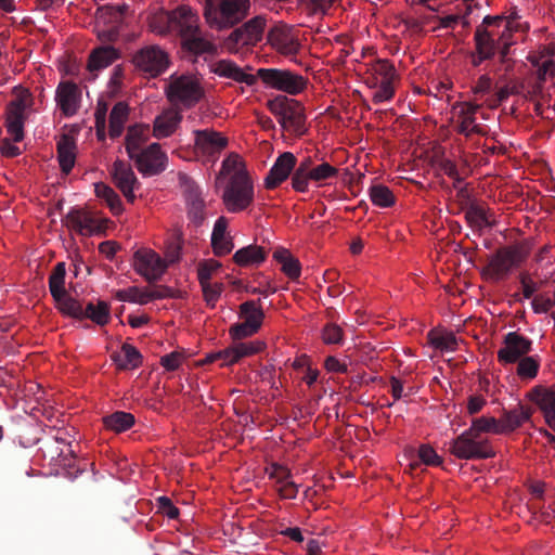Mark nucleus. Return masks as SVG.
I'll use <instances>...</instances> for the list:
<instances>
[{
	"instance_id": "20",
	"label": "nucleus",
	"mask_w": 555,
	"mask_h": 555,
	"mask_svg": "<svg viewBox=\"0 0 555 555\" xmlns=\"http://www.w3.org/2000/svg\"><path fill=\"white\" fill-rule=\"evenodd\" d=\"M532 341L517 332H509L504 336L503 345L498 351V361L501 364H514L531 351Z\"/></svg>"
},
{
	"instance_id": "21",
	"label": "nucleus",
	"mask_w": 555,
	"mask_h": 555,
	"mask_svg": "<svg viewBox=\"0 0 555 555\" xmlns=\"http://www.w3.org/2000/svg\"><path fill=\"white\" fill-rule=\"evenodd\" d=\"M527 60L535 68L538 80L546 81L555 75V42L538 46L528 53Z\"/></svg>"
},
{
	"instance_id": "39",
	"label": "nucleus",
	"mask_w": 555,
	"mask_h": 555,
	"mask_svg": "<svg viewBox=\"0 0 555 555\" xmlns=\"http://www.w3.org/2000/svg\"><path fill=\"white\" fill-rule=\"evenodd\" d=\"M57 159L64 173H69L76 162V144L68 135H63L57 142Z\"/></svg>"
},
{
	"instance_id": "15",
	"label": "nucleus",
	"mask_w": 555,
	"mask_h": 555,
	"mask_svg": "<svg viewBox=\"0 0 555 555\" xmlns=\"http://www.w3.org/2000/svg\"><path fill=\"white\" fill-rule=\"evenodd\" d=\"M269 108L279 118L284 129L301 131L304 128V108L298 101L279 95L269 102Z\"/></svg>"
},
{
	"instance_id": "13",
	"label": "nucleus",
	"mask_w": 555,
	"mask_h": 555,
	"mask_svg": "<svg viewBox=\"0 0 555 555\" xmlns=\"http://www.w3.org/2000/svg\"><path fill=\"white\" fill-rule=\"evenodd\" d=\"M194 154L202 162H215L229 144L228 137L212 128L194 130Z\"/></svg>"
},
{
	"instance_id": "14",
	"label": "nucleus",
	"mask_w": 555,
	"mask_h": 555,
	"mask_svg": "<svg viewBox=\"0 0 555 555\" xmlns=\"http://www.w3.org/2000/svg\"><path fill=\"white\" fill-rule=\"evenodd\" d=\"M66 227L82 236H92L105 233L108 219L98 212L79 208L72 209L65 217Z\"/></svg>"
},
{
	"instance_id": "46",
	"label": "nucleus",
	"mask_w": 555,
	"mask_h": 555,
	"mask_svg": "<svg viewBox=\"0 0 555 555\" xmlns=\"http://www.w3.org/2000/svg\"><path fill=\"white\" fill-rule=\"evenodd\" d=\"M172 22V11L159 9L149 16V26L151 30L159 35L173 33V27H171Z\"/></svg>"
},
{
	"instance_id": "7",
	"label": "nucleus",
	"mask_w": 555,
	"mask_h": 555,
	"mask_svg": "<svg viewBox=\"0 0 555 555\" xmlns=\"http://www.w3.org/2000/svg\"><path fill=\"white\" fill-rule=\"evenodd\" d=\"M338 169L330 163L314 164L306 157L296 167L291 183L295 192L307 193L310 186L322 188L330 185L338 177Z\"/></svg>"
},
{
	"instance_id": "37",
	"label": "nucleus",
	"mask_w": 555,
	"mask_h": 555,
	"mask_svg": "<svg viewBox=\"0 0 555 555\" xmlns=\"http://www.w3.org/2000/svg\"><path fill=\"white\" fill-rule=\"evenodd\" d=\"M120 56L114 47H100L94 49L89 55L88 69L90 72L100 70L112 65Z\"/></svg>"
},
{
	"instance_id": "6",
	"label": "nucleus",
	"mask_w": 555,
	"mask_h": 555,
	"mask_svg": "<svg viewBox=\"0 0 555 555\" xmlns=\"http://www.w3.org/2000/svg\"><path fill=\"white\" fill-rule=\"evenodd\" d=\"M249 9L250 0H205L204 17L211 28L221 30L243 21Z\"/></svg>"
},
{
	"instance_id": "4",
	"label": "nucleus",
	"mask_w": 555,
	"mask_h": 555,
	"mask_svg": "<svg viewBox=\"0 0 555 555\" xmlns=\"http://www.w3.org/2000/svg\"><path fill=\"white\" fill-rule=\"evenodd\" d=\"M531 248L532 245L529 241L499 248L482 269V276L491 282L506 279L514 269L526 261L531 253Z\"/></svg>"
},
{
	"instance_id": "25",
	"label": "nucleus",
	"mask_w": 555,
	"mask_h": 555,
	"mask_svg": "<svg viewBox=\"0 0 555 555\" xmlns=\"http://www.w3.org/2000/svg\"><path fill=\"white\" fill-rule=\"evenodd\" d=\"M81 91L73 81H61L55 90V102L63 115L74 116L80 106Z\"/></svg>"
},
{
	"instance_id": "33",
	"label": "nucleus",
	"mask_w": 555,
	"mask_h": 555,
	"mask_svg": "<svg viewBox=\"0 0 555 555\" xmlns=\"http://www.w3.org/2000/svg\"><path fill=\"white\" fill-rule=\"evenodd\" d=\"M211 72L220 77L233 79L247 86H254L257 77L253 74L245 73L236 64L228 60H221L211 65Z\"/></svg>"
},
{
	"instance_id": "64",
	"label": "nucleus",
	"mask_w": 555,
	"mask_h": 555,
	"mask_svg": "<svg viewBox=\"0 0 555 555\" xmlns=\"http://www.w3.org/2000/svg\"><path fill=\"white\" fill-rule=\"evenodd\" d=\"M184 360V357L181 352H170L168 354H165L160 359V364L163 367H165L167 371H176L180 367Z\"/></svg>"
},
{
	"instance_id": "50",
	"label": "nucleus",
	"mask_w": 555,
	"mask_h": 555,
	"mask_svg": "<svg viewBox=\"0 0 555 555\" xmlns=\"http://www.w3.org/2000/svg\"><path fill=\"white\" fill-rule=\"evenodd\" d=\"M196 271L199 284L210 283L222 273V264L220 261L209 258L199 261Z\"/></svg>"
},
{
	"instance_id": "11",
	"label": "nucleus",
	"mask_w": 555,
	"mask_h": 555,
	"mask_svg": "<svg viewBox=\"0 0 555 555\" xmlns=\"http://www.w3.org/2000/svg\"><path fill=\"white\" fill-rule=\"evenodd\" d=\"M256 77L267 87L292 95L299 94L307 87V79L304 76L286 69L259 68Z\"/></svg>"
},
{
	"instance_id": "38",
	"label": "nucleus",
	"mask_w": 555,
	"mask_h": 555,
	"mask_svg": "<svg viewBox=\"0 0 555 555\" xmlns=\"http://www.w3.org/2000/svg\"><path fill=\"white\" fill-rule=\"evenodd\" d=\"M267 258L263 247L248 245L240 248L233 255V261L240 267H251L261 264Z\"/></svg>"
},
{
	"instance_id": "8",
	"label": "nucleus",
	"mask_w": 555,
	"mask_h": 555,
	"mask_svg": "<svg viewBox=\"0 0 555 555\" xmlns=\"http://www.w3.org/2000/svg\"><path fill=\"white\" fill-rule=\"evenodd\" d=\"M168 101L177 107L191 108L204 96L205 91L196 75H171L165 89Z\"/></svg>"
},
{
	"instance_id": "31",
	"label": "nucleus",
	"mask_w": 555,
	"mask_h": 555,
	"mask_svg": "<svg viewBox=\"0 0 555 555\" xmlns=\"http://www.w3.org/2000/svg\"><path fill=\"white\" fill-rule=\"evenodd\" d=\"M172 16L173 22L171 27H173V33L178 34L181 39L198 30L199 17L191 8L181 5L172 10Z\"/></svg>"
},
{
	"instance_id": "12",
	"label": "nucleus",
	"mask_w": 555,
	"mask_h": 555,
	"mask_svg": "<svg viewBox=\"0 0 555 555\" xmlns=\"http://www.w3.org/2000/svg\"><path fill=\"white\" fill-rule=\"evenodd\" d=\"M267 42L272 50L285 57L296 56L301 49L298 30L282 22L268 30Z\"/></svg>"
},
{
	"instance_id": "41",
	"label": "nucleus",
	"mask_w": 555,
	"mask_h": 555,
	"mask_svg": "<svg viewBox=\"0 0 555 555\" xmlns=\"http://www.w3.org/2000/svg\"><path fill=\"white\" fill-rule=\"evenodd\" d=\"M130 108L125 102L116 103L109 114L108 134L111 138H118L125 129L129 118Z\"/></svg>"
},
{
	"instance_id": "47",
	"label": "nucleus",
	"mask_w": 555,
	"mask_h": 555,
	"mask_svg": "<svg viewBox=\"0 0 555 555\" xmlns=\"http://www.w3.org/2000/svg\"><path fill=\"white\" fill-rule=\"evenodd\" d=\"M369 196L372 204L379 208H389L396 204L392 191L384 184L372 185L369 189Z\"/></svg>"
},
{
	"instance_id": "48",
	"label": "nucleus",
	"mask_w": 555,
	"mask_h": 555,
	"mask_svg": "<svg viewBox=\"0 0 555 555\" xmlns=\"http://www.w3.org/2000/svg\"><path fill=\"white\" fill-rule=\"evenodd\" d=\"M428 339L430 345L440 351H454L457 346L456 337L448 331L431 330Z\"/></svg>"
},
{
	"instance_id": "24",
	"label": "nucleus",
	"mask_w": 555,
	"mask_h": 555,
	"mask_svg": "<svg viewBox=\"0 0 555 555\" xmlns=\"http://www.w3.org/2000/svg\"><path fill=\"white\" fill-rule=\"evenodd\" d=\"M297 159L291 152H284L278 156L267 177L264 178V188L274 190L288 179L291 173L297 167Z\"/></svg>"
},
{
	"instance_id": "60",
	"label": "nucleus",
	"mask_w": 555,
	"mask_h": 555,
	"mask_svg": "<svg viewBox=\"0 0 555 555\" xmlns=\"http://www.w3.org/2000/svg\"><path fill=\"white\" fill-rule=\"evenodd\" d=\"M322 340L324 344H339L343 340V330L339 325L330 323L322 330Z\"/></svg>"
},
{
	"instance_id": "56",
	"label": "nucleus",
	"mask_w": 555,
	"mask_h": 555,
	"mask_svg": "<svg viewBox=\"0 0 555 555\" xmlns=\"http://www.w3.org/2000/svg\"><path fill=\"white\" fill-rule=\"evenodd\" d=\"M204 300L210 308H215L218 300L221 297V294L224 291V284L222 282H210L205 284H199Z\"/></svg>"
},
{
	"instance_id": "30",
	"label": "nucleus",
	"mask_w": 555,
	"mask_h": 555,
	"mask_svg": "<svg viewBox=\"0 0 555 555\" xmlns=\"http://www.w3.org/2000/svg\"><path fill=\"white\" fill-rule=\"evenodd\" d=\"M182 121V114L175 107L164 109L153 122V135L164 139L172 135Z\"/></svg>"
},
{
	"instance_id": "27",
	"label": "nucleus",
	"mask_w": 555,
	"mask_h": 555,
	"mask_svg": "<svg viewBox=\"0 0 555 555\" xmlns=\"http://www.w3.org/2000/svg\"><path fill=\"white\" fill-rule=\"evenodd\" d=\"M111 172L116 186L121 191L128 202L133 203L135 199L134 190L139 182L131 166L117 159L114 162Z\"/></svg>"
},
{
	"instance_id": "59",
	"label": "nucleus",
	"mask_w": 555,
	"mask_h": 555,
	"mask_svg": "<svg viewBox=\"0 0 555 555\" xmlns=\"http://www.w3.org/2000/svg\"><path fill=\"white\" fill-rule=\"evenodd\" d=\"M55 443L61 444L62 447H56V450H60V453L55 457L54 455H51V462L54 463L55 466L65 467L69 465L70 455H72V449L70 444L65 442L64 440L59 441V439H55Z\"/></svg>"
},
{
	"instance_id": "2",
	"label": "nucleus",
	"mask_w": 555,
	"mask_h": 555,
	"mask_svg": "<svg viewBox=\"0 0 555 555\" xmlns=\"http://www.w3.org/2000/svg\"><path fill=\"white\" fill-rule=\"evenodd\" d=\"M219 177L227 179L221 198L229 212L237 214L253 205L254 182L238 154L232 153L223 159Z\"/></svg>"
},
{
	"instance_id": "55",
	"label": "nucleus",
	"mask_w": 555,
	"mask_h": 555,
	"mask_svg": "<svg viewBox=\"0 0 555 555\" xmlns=\"http://www.w3.org/2000/svg\"><path fill=\"white\" fill-rule=\"evenodd\" d=\"M517 365V375L521 379H533L537 377L540 369V359L537 356H525L519 359Z\"/></svg>"
},
{
	"instance_id": "5",
	"label": "nucleus",
	"mask_w": 555,
	"mask_h": 555,
	"mask_svg": "<svg viewBox=\"0 0 555 555\" xmlns=\"http://www.w3.org/2000/svg\"><path fill=\"white\" fill-rule=\"evenodd\" d=\"M531 415L529 408L519 404L515 409L504 411L499 418L489 415L476 417L472 420L469 427L479 436L508 435L527 423Z\"/></svg>"
},
{
	"instance_id": "52",
	"label": "nucleus",
	"mask_w": 555,
	"mask_h": 555,
	"mask_svg": "<svg viewBox=\"0 0 555 555\" xmlns=\"http://www.w3.org/2000/svg\"><path fill=\"white\" fill-rule=\"evenodd\" d=\"M241 317L244 323L250 324L260 330L263 322V311L255 301H245L240 306Z\"/></svg>"
},
{
	"instance_id": "40",
	"label": "nucleus",
	"mask_w": 555,
	"mask_h": 555,
	"mask_svg": "<svg viewBox=\"0 0 555 555\" xmlns=\"http://www.w3.org/2000/svg\"><path fill=\"white\" fill-rule=\"evenodd\" d=\"M465 218L469 225L477 230L493 227L496 222L494 214L480 205L470 206L465 212Z\"/></svg>"
},
{
	"instance_id": "32",
	"label": "nucleus",
	"mask_w": 555,
	"mask_h": 555,
	"mask_svg": "<svg viewBox=\"0 0 555 555\" xmlns=\"http://www.w3.org/2000/svg\"><path fill=\"white\" fill-rule=\"evenodd\" d=\"M211 246L216 256H225L232 251L234 244L228 233V220L225 217H219L212 229Z\"/></svg>"
},
{
	"instance_id": "51",
	"label": "nucleus",
	"mask_w": 555,
	"mask_h": 555,
	"mask_svg": "<svg viewBox=\"0 0 555 555\" xmlns=\"http://www.w3.org/2000/svg\"><path fill=\"white\" fill-rule=\"evenodd\" d=\"M85 319H90L98 325H105L111 319V306L103 300H99L96 305L89 302L85 308Z\"/></svg>"
},
{
	"instance_id": "36",
	"label": "nucleus",
	"mask_w": 555,
	"mask_h": 555,
	"mask_svg": "<svg viewBox=\"0 0 555 555\" xmlns=\"http://www.w3.org/2000/svg\"><path fill=\"white\" fill-rule=\"evenodd\" d=\"M273 259L281 266V271L292 281L298 280L301 274V264L292 253L283 247L276 248L272 255Z\"/></svg>"
},
{
	"instance_id": "61",
	"label": "nucleus",
	"mask_w": 555,
	"mask_h": 555,
	"mask_svg": "<svg viewBox=\"0 0 555 555\" xmlns=\"http://www.w3.org/2000/svg\"><path fill=\"white\" fill-rule=\"evenodd\" d=\"M204 201L195 196L194 198L189 199L188 202V215L191 220L195 223H199L204 219Z\"/></svg>"
},
{
	"instance_id": "45",
	"label": "nucleus",
	"mask_w": 555,
	"mask_h": 555,
	"mask_svg": "<svg viewBox=\"0 0 555 555\" xmlns=\"http://www.w3.org/2000/svg\"><path fill=\"white\" fill-rule=\"evenodd\" d=\"M54 302L55 307L62 314L78 320L85 319L86 313L81 302L73 298L67 293L64 294L63 296L56 297L54 299Z\"/></svg>"
},
{
	"instance_id": "18",
	"label": "nucleus",
	"mask_w": 555,
	"mask_h": 555,
	"mask_svg": "<svg viewBox=\"0 0 555 555\" xmlns=\"http://www.w3.org/2000/svg\"><path fill=\"white\" fill-rule=\"evenodd\" d=\"M29 93L23 92L17 99L11 101L7 106L5 129L14 142L24 139V125L26 120L27 98Z\"/></svg>"
},
{
	"instance_id": "9",
	"label": "nucleus",
	"mask_w": 555,
	"mask_h": 555,
	"mask_svg": "<svg viewBox=\"0 0 555 555\" xmlns=\"http://www.w3.org/2000/svg\"><path fill=\"white\" fill-rule=\"evenodd\" d=\"M449 451L460 460L490 459L495 455L491 440L487 436H479L470 427L451 441Z\"/></svg>"
},
{
	"instance_id": "58",
	"label": "nucleus",
	"mask_w": 555,
	"mask_h": 555,
	"mask_svg": "<svg viewBox=\"0 0 555 555\" xmlns=\"http://www.w3.org/2000/svg\"><path fill=\"white\" fill-rule=\"evenodd\" d=\"M258 331L259 330L255 326L241 322L230 326L229 336L233 341L242 340L244 338L251 337L253 335L257 334Z\"/></svg>"
},
{
	"instance_id": "35",
	"label": "nucleus",
	"mask_w": 555,
	"mask_h": 555,
	"mask_svg": "<svg viewBox=\"0 0 555 555\" xmlns=\"http://www.w3.org/2000/svg\"><path fill=\"white\" fill-rule=\"evenodd\" d=\"M182 47L195 55L205 53L212 54L216 52L215 42L207 36L203 35L199 29L193 31L189 36L183 37Z\"/></svg>"
},
{
	"instance_id": "42",
	"label": "nucleus",
	"mask_w": 555,
	"mask_h": 555,
	"mask_svg": "<svg viewBox=\"0 0 555 555\" xmlns=\"http://www.w3.org/2000/svg\"><path fill=\"white\" fill-rule=\"evenodd\" d=\"M184 240L179 228L172 229L165 241V260L168 264L180 261Z\"/></svg>"
},
{
	"instance_id": "63",
	"label": "nucleus",
	"mask_w": 555,
	"mask_h": 555,
	"mask_svg": "<svg viewBox=\"0 0 555 555\" xmlns=\"http://www.w3.org/2000/svg\"><path fill=\"white\" fill-rule=\"evenodd\" d=\"M418 456L421 461L430 466H438L441 464V457L437 454L436 450L427 444H423L418 449Z\"/></svg>"
},
{
	"instance_id": "22",
	"label": "nucleus",
	"mask_w": 555,
	"mask_h": 555,
	"mask_svg": "<svg viewBox=\"0 0 555 555\" xmlns=\"http://www.w3.org/2000/svg\"><path fill=\"white\" fill-rule=\"evenodd\" d=\"M267 476L273 481L274 489L281 499H295L299 491V486L293 480L291 470L281 464L271 463L264 469Z\"/></svg>"
},
{
	"instance_id": "26",
	"label": "nucleus",
	"mask_w": 555,
	"mask_h": 555,
	"mask_svg": "<svg viewBox=\"0 0 555 555\" xmlns=\"http://www.w3.org/2000/svg\"><path fill=\"white\" fill-rule=\"evenodd\" d=\"M267 344L262 339L248 341L235 340L224 349V366H232L242 359L249 358L263 352Z\"/></svg>"
},
{
	"instance_id": "34",
	"label": "nucleus",
	"mask_w": 555,
	"mask_h": 555,
	"mask_svg": "<svg viewBox=\"0 0 555 555\" xmlns=\"http://www.w3.org/2000/svg\"><path fill=\"white\" fill-rule=\"evenodd\" d=\"M150 126L139 124L130 127L125 138V147L129 157H133L137 153L142 152L150 139Z\"/></svg>"
},
{
	"instance_id": "16",
	"label": "nucleus",
	"mask_w": 555,
	"mask_h": 555,
	"mask_svg": "<svg viewBox=\"0 0 555 555\" xmlns=\"http://www.w3.org/2000/svg\"><path fill=\"white\" fill-rule=\"evenodd\" d=\"M134 271L147 282L159 280L168 268V263L158 253L150 247H140L132 257Z\"/></svg>"
},
{
	"instance_id": "1",
	"label": "nucleus",
	"mask_w": 555,
	"mask_h": 555,
	"mask_svg": "<svg viewBox=\"0 0 555 555\" xmlns=\"http://www.w3.org/2000/svg\"><path fill=\"white\" fill-rule=\"evenodd\" d=\"M530 29L528 22L522 21L517 12L506 16H486L475 31V53L472 56L474 66L491 59L500 50L502 59L508 54L509 48L516 43V36L526 35Z\"/></svg>"
},
{
	"instance_id": "62",
	"label": "nucleus",
	"mask_w": 555,
	"mask_h": 555,
	"mask_svg": "<svg viewBox=\"0 0 555 555\" xmlns=\"http://www.w3.org/2000/svg\"><path fill=\"white\" fill-rule=\"evenodd\" d=\"M492 89V80L489 76L482 75L478 78L475 86L472 88V92L474 93L476 100H481L486 95L491 93Z\"/></svg>"
},
{
	"instance_id": "17",
	"label": "nucleus",
	"mask_w": 555,
	"mask_h": 555,
	"mask_svg": "<svg viewBox=\"0 0 555 555\" xmlns=\"http://www.w3.org/2000/svg\"><path fill=\"white\" fill-rule=\"evenodd\" d=\"M138 171L144 177H153L164 172L168 166L167 153L159 143L149 144L142 152L129 157Z\"/></svg>"
},
{
	"instance_id": "43",
	"label": "nucleus",
	"mask_w": 555,
	"mask_h": 555,
	"mask_svg": "<svg viewBox=\"0 0 555 555\" xmlns=\"http://www.w3.org/2000/svg\"><path fill=\"white\" fill-rule=\"evenodd\" d=\"M134 416L124 411H117L103 417L105 429L116 434L130 429L134 425Z\"/></svg>"
},
{
	"instance_id": "28",
	"label": "nucleus",
	"mask_w": 555,
	"mask_h": 555,
	"mask_svg": "<svg viewBox=\"0 0 555 555\" xmlns=\"http://www.w3.org/2000/svg\"><path fill=\"white\" fill-rule=\"evenodd\" d=\"M115 298L122 302L147 305L149 302L166 297V292L159 287H138L130 286L128 288L115 292Z\"/></svg>"
},
{
	"instance_id": "19",
	"label": "nucleus",
	"mask_w": 555,
	"mask_h": 555,
	"mask_svg": "<svg viewBox=\"0 0 555 555\" xmlns=\"http://www.w3.org/2000/svg\"><path fill=\"white\" fill-rule=\"evenodd\" d=\"M134 65L151 77L164 73L169 65L168 54L158 47H146L133 56Z\"/></svg>"
},
{
	"instance_id": "57",
	"label": "nucleus",
	"mask_w": 555,
	"mask_h": 555,
	"mask_svg": "<svg viewBox=\"0 0 555 555\" xmlns=\"http://www.w3.org/2000/svg\"><path fill=\"white\" fill-rule=\"evenodd\" d=\"M108 105L105 101H98L94 112L95 132L99 141H104L106 138V114Z\"/></svg>"
},
{
	"instance_id": "23",
	"label": "nucleus",
	"mask_w": 555,
	"mask_h": 555,
	"mask_svg": "<svg viewBox=\"0 0 555 555\" xmlns=\"http://www.w3.org/2000/svg\"><path fill=\"white\" fill-rule=\"evenodd\" d=\"M526 397L539 408L547 426L555 431V389L538 385Z\"/></svg>"
},
{
	"instance_id": "3",
	"label": "nucleus",
	"mask_w": 555,
	"mask_h": 555,
	"mask_svg": "<svg viewBox=\"0 0 555 555\" xmlns=\"http://www.w3.org/2000/svg\"><path fill=\"white\" fill-rule=\"evenodd\" d=\"M364 66L362 80L367 88L373 90L372 101L375 104L391 101L400 81L393 63L387 59H376L365 63Z\"/></svg>"
},
{
	"instance_id": "54",
	"label": "nucleus",
	"mask_w": 555,
	"mask_h": 555,
	"mask_svg": "<svg viewBox=\"0 0 555 555\" xmlns=\"http://www.w3.org/2000/svg\"><path fill=\"white\" fill-rule=\"evenodd\" d=\"M122 11L119 7L104 5L98 9L95 14L96 27L100 25H112V29H115V25L119 23Z\"/></svg>"
},
{
	"instance_id": "29",
	"label": "nucleus",
	"mask_w": 555,
	"mask_h": 555,
	"mask_svg": "<svg viewBox=\"0 0 555 555\" xmlns=\"http://www.w3.org/2000/svg\"><path fill=\"white\" fill-rule=\"evenodd\" d=\"M480 107L479 104L463 102L454 106L457 115V131L466 137L474 133H482V127L476 122V113Z\"/></svg>"
},
{
	"instance_id": "49",
	"label": "nucleus",
	"mask_w": 555,
	"mask_h": 555,
	"mask_svg": "<svg viewBox=\"0 0 555 555\" xmlns=\"http://www.w3.org/2000/svg\"><path fill=\"white\" fill-rule=\"evenodd\" d=\"M94 191L96 196L106 203L113 215L118 216L124 211L121 199L112 188L104 183H96Z\"/></svg>"
},
{
	"instance_id": "10",
	"label": "nucleus",
	"mask_w": 555,
	"mask_h": 555,
	"mask_svg": "<svg viewBox=\"0 0 555 555\" xmlns=\"http://www.w3.org/2000/svg\"><path fill=\"white\" fill-rule=\"evenodd\" d=\"M267 28V17L257 15L235 28L228 37L225 44L230 52L237 53L244 48L259 43Z\"/></svg>"
},
{
	"instance_id": "44",
	"label": "nucleus",
	"mask_w": 555,
	"mask_h": 555,
	"mask_svg": "<svg viewBox=\"0 0 555 555\" xmlns=\"http://www.w3.org/2000/svg\"><path fill=\"white\" fill-rule=\"evenodd\" d=\"M116 365L122 370H133L141 365L142 357L139 350L130 344H124L114 358Z\"/></svg>"
},
{
	"instance_id": "53",
	"label": "nucleus",
	"mask_w": 555,
	"mask_h": 555,
	"mask_svg": "<svg viewBox=\"0 0 555 555\" xmlns=\"http://www.w3.org/2000/svg\"><path fill=\"white\" fill-rule=\"evenodd\" d=\"M65 274H66V268H65V263L64 262H59L50 278H49V289H50V293H51V296L53 297V299H55L56 297H60V296H63L64 294H66V289H65Z\"/></svg>"
}]
</instances>
